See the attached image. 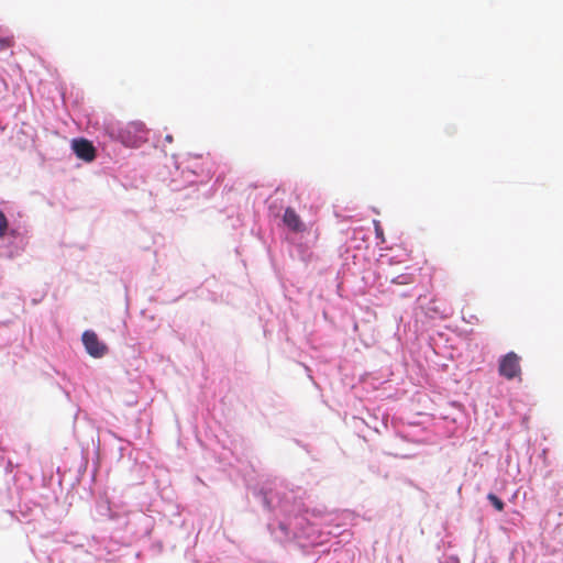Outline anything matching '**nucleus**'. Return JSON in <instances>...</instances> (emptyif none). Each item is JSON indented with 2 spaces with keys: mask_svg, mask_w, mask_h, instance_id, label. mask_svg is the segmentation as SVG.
I'll return each instance as SVG.
<instances>
[{
  "mask_svg": "<svg viewBox=\"0 0 563 563\" xmlns=\"http://www.w3.org/2000/svg\"><path fill=\"white\" fill-rule=\"evenodd\" d=\"M121 142L131 147H137L147 140V129L141 121H132L126 123L119 131Z\"/></svg>",
  "mask_w": 563,
  "mask_h": 563,
  "instance_id": "obj_1",
  "label": "nucleus"
},
{
  "mask_svg": "<svg viewBox=\"0 0 563 563\" xmlns=\"http://www.w3.org/2000/svg\"><path fill=\"white\" fill-rule=\"evenodd\" d=\"M498 373L500 376L505 377L508 380L520 378V356L512 351L508 352L499 360Z\"/></svg>",
  "mask_w": 563,
  "mask_h": 563,
  "instance_id": "obj_2",
  "label": "nucleus"
},
{
  "mask_svg": "<svg viewBox=\"0 0 563 563\" xmlns=\"http://www.w3.org/2000/svg\"><path fill=\"white\" fill-rule=\"evenodd\" d=\"M82 343L86 351L92 357H102L108 352V347L102 343L93 331L82 333Z\"/></svg>",
  "mask_w": 563,
  "mask_h": 563,
  "instance_id": "obj_3",
  "label": "nucleus"
},
{
  "mask_svg": "<svg viewBox=\"0 0 563 563\" xmlns=\"http://www.w3.org/2000/svg\"><path fill=\"white\" fill-rule=\"evenodd\" d=\"M71 148L76 156L85 162H92L96 157V148L92 143L86 139H77L71 143Z\"/></svg>",
  "mask_w": 563,
  "mask_h": 563,
  "instance_id": "obj_4",
  "label": "nucleus"
},
{
  "mask_svg": "<svg viewBox=\"0 0 563 563\" xmlns=\"http://www.w3.org/2000/svg\"><path fill=\"white\" fill-rule=\"evenodd\" d=\"M283 221L285 225L292 232H303L306 230V227L301 221L300 217L290 207L285 209Z\"/></svg>",
  "mask_w": 563,
  "mask_h": 563,
  "instance_id": "obj_5",
  "label": "nucleus"
},
{
  "mask_svg": "<svg viewBox=\"0 0 563 563\" xmlns=\"http://www.w3.org/2000/svg\"><path fill=\"white\" fill-rule=\"evenodd\" d=\"M487 499L490 501V504L494 506V508L497 511H503L504 510V508H505L504 501L499 497H497L495 494L489 493L487 495Z\"/></svg>",
  "mask_w": 563,
  "mask_h": 563,
  "instance_id": "obj_6",
  "label": "nucleus"
},
{
  "mask_svg": "<svg viewBox=\"0 0 563 563\" xmlns=\"http://www.w3.org/2000/svg\"><path fill=\"white\" fill-rule=\"evenodd\" d=\"M14 45L13 36L0 37V52L8 51Z\"/></svg>",
  "mask_w": 563,
  "mask_h": 563,
  "instance_id": "obj_7",
  "label": "nucleus"
},
{
  "mask_svg": "<svg viewBox=\"0 0 563 563\" xmlns=\"http://www.w3.org/2000/svg\"><path fill=\"white\" fill-rule=\"evenodd\" d=\"M9 223L4 213L0 210V239H2L8 230Z\"/></svg>",
  "mask_w": 563,
  "mask_h": 563,
  "instance_id": "obj_8",
  "label": "nucleus"
},
{
  "mask_svg": "<svg viewBox=\"0 0 563 563\" xmlns=\"http://www.w3.org/2000/svg\"><path fill=\"white\" fill-rule=\"evenodd\" d=\"M376 233H377V235L383 234V231H382V229L378 225L376 227Z\"/></svg>",
  "mask_w": 563,
  "mask_h": 563,
  "instance_id": "obj_9",
  "label": "nucleus"
},
{
  "mask_svg": "<svg viewBox=\"0 0 563 563\" xmlns=\"http://www.w3.org/2000/svg\"><path fill=\"white\" fill-rule=\"evenodd\" d=\"M165 140L170 143V142H173V136L172 135H166Z\"/></svg>",
  "mask_w": 563,
  "mask_h": 563,
  "instance_id": "obj_10",
  "label": "nucleus"
}]
</instances>
